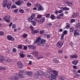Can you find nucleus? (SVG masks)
Returning a JSON list of instances; mask_svg holds the SVG:
<instances>
[{
  "mask_svg": "<svg viewBox=\"0 0 80 80\" xmlns=\"http://www.w3.org/2000/svg\"><path fill=\"white\" fill-rule=\"evenodd\" d=\"M24 77L22 74L19 73L16 74V76L12 75L9 77V79L11 80H19V78H23Z\"/></svg>",
  "mask_w": 80,
  "mask_h": 80,
  "instance_id": "f257e3e1",
  "label": "nucleus"
},
{
  "mask_svg": "<svg viewBox=\"0 0 80 80\" xmlns=\"http://www.w3.org/2000/svg\"><path fill=\"white\" fill-rule=\"evenodd\" d=\"M46 42V40L41 39L40 37L38 38L36 41H34V43H38V45H44L45 43Z\"/></svg>",
  "mask_w": 80,
  "mask_h": 80,
  "instance_id": "f03ea898",
  "label": "nucleus"
},
{
  "mask_svg": "<svg viewBox=\"0 0 80 80\" xmlns=\"http://www.w3.org/2000/svg\"><path fill=\"white\" fill-rule=\"evenodd\" d=\"M43 74L44 76L46 78H51V77H52V74L48 72H44Z\"/></svg>",
  "mask_w": 80,
  "mask_h": 80,
  "instance_id": "7ed1b4c3",
  "label": "nucleus"
},
{
  "mask_svg": "<svg viewBox=\"0 0 80 80\" xmlns=\"http://www.w3.org/2000/svg\"><path fill=\"white\" fill-rule=\"evenodd\" d=\"M35 7H36L37 8H38V11H41V10H43V8L40 4L36 3L35 4Z\"/></svg>",
  "mask_w": 80,
  "mask_h": 80,
  "instance_id": "20e7f679",
  "label": "nucleus"
},
{
  "mask_svg": "<svg viewBox=\"0 0 80 80\" xmlns=\"http://www.w3.org/2000/svg\"><path fill=\"white\" fill-rule=\"evenodd\" d=\"M10 16L8 15L4 18L3 19L4 21H5L7 23H9L10 21Z\"/></svg>",
  "mask_w": 80,
  "mask_h": 80,
  "instance_id": "39448f33",
  "label": "nucleus"
},
{
  "mask_svg": "<svg viewBox=\"0 0 80 80\" xmlns=\"http://www.w3.org/2000/svg\"><path fill=\"white\" fill-rule=\"evenodd\" d=\"M63 45V43L61 41H59L56 44V47H58V48H60L62 47Z\"/></svg>",
  "mask_w": 80,
  "mask_h": 80,
  "instance_id": "423d86ee",
  "label": "nucleus"
},
{
  "mask_svg": "<svg viewBox=\"0 0 80 80\" xmlns=\"http://www.w3.org/2000/svg\"><path fill=\"white\" fill-rule=\"evenodd\" d=\"M35 16V14H32L31 15V16L28 18V22H30V20H33Z\"/></svg>",
  "mask_w": 80,
  "mask_h": 80,
  "instance_id": "0eeeda50",
  "label": "nucleus"
},
{
  "mask_svg": "<svg viewBox=\"0 0 80 80\" xmlns=\"http://www.w3.org/2000/svg\"><path fill=\"white\" fill-rule=\"evenodd\" d=\"M32 54L34 57H37L38 55V52L37 51L34 50L32 52Z\"/></svg>",
  "mask_w": 80,
  "mask_h": 80,
  "instance_id": "6e6552de",
  "label": "nucleus"
},
{
  "mask_svg": "<svg viewBox=\"0 0 80 80\" xmlns=\"http://www.w3.org/2000/svg\"><path fill=\"white\" fill-rule=\"evenodd\" d=\"M7 38L8 40H10L11 41H14L15 40V39L10 35L8 36Z\"/></svg>",
  "mask_w": 80,
  "mask_h": 80,
  "instance_id": "1a4fd4ad",
  "label": "nucleus"
},
{
  "mask_svg": "<svg viewBox=\"0 0 80 80\" xmlns=\"http://www.w3.org/2000/svg\"><path fill=\"white\" fill-rule=\"evenodd\" d=\"M18 66L19 68H23V64L20 61H18L17 63Z\"/></svg>",
  "mask_w": 80,
  "mask_h": 80,
  "instance_id": "9d476101",
  "label": "nucleus"
},
{
  "mask_svg": "<svg viewBox=\"0 0 80 80\" xmlns=\"http://www.w3.org/2000/svg\"><path fill=\"white\" fill-rule=\"evenodd\" d=\"M63 34H62L61 35V40H63V37H64V35H66V34H67V31L65 30H64L63 32Z\"/></svg>",
  "mask_w": 80,
  "mask_h": 80,
  "instance_id": "9b49d317",
  "label": "nucleus"
},
{
  "mask_svg": "<svg viewBox=\"0 0 80 80\" xmlns=\"http://www.w3.org/2000/svg\"><path fill=\"white\" fill-rule=\"evenodd\" d=\"M28 47L29 48H31L32 50H36V46L33 45H29Z\"/></svg>",
  "mask_w": 80,
  "mask_h": 80,
  "instance_id": "f8f14e48",
  "label": "nucleus"
},
{
  "mask_svg": "<svg viewBox=\"0 0 80 80\" xmlns=\"http://www.w3.org/2000/svg\"><path fill=\"white\" fill-rule=\"evenodd\" d=\"M79 14L77 13L74 12L72 15V18H76L77 17H78Z\"/></svg>",
  "mask_w": 80,
  "mask_h": 80,
  "instance_id": "ddd939ff",
  "label": "nucleus"
},
{
  "mask_svg": "<svg viewBox=\"0 0 80 80\" xmlns=\"http://www.w3.org/2000/svg\"><path fill=\"white\" fill-rule=\"evenodd\" d=\"M5 60V58L2 55H0V62L2 63Z\"/></svg>",
  "mask_w": 80,
  "mask_h": 80,
  "instance_id": "4468645a",
  "label": "nucleus"
},
{
  "mask_svg": "<svg viewBox=\"0 0 80 80\" xmlns=\"http://www.w3.org/2000/svg\"><path fill=\"white\" fill-rule=\"evenodd\" d=\"M52 72H53L54 74H52V77H57V76L58 75V72L55 71L53 70Z\"/></svg>",
  "mask_w": 80,
  "mask_h": 80,
  "instance_id": "2eb2a0df",
  "label": "nucleus"
},
{
  "mask_svg": "<svg viewBox=\"0 0 80 80\" xmlns=\"http://www.w3.org/2000/svg\"><path fill=\"white\" fill-rule=\"evenodd\" d=\"M7 2H8V0H4L3 1L2 3V6L3 7H6Z\"/></svg>",
  "mask_w": 80,
  "mask_h": 80,
  "instance_id": "dca6fc26",
  "label": "nucleus"
},
{
  "mask_svg": "<svg viewBox=\"0 0 80 80\" xmlns=\"http://www.w3.org/2000/svg\"><path fill=\"white\" fill-rule=\"evenodd\" d=\"M52 61L54 63H58L60 62L59 60L57 58L53 59Z\"/></svg>",
  "mask_w": 80,
  "mask_h": 80,
  "instance_id": "f3484780",
  "label": "nucleus"
},
{
  "mask_svg": "<svg viewBox=\"0 0 80 80\" xmlns=\"http://www.w3.org/2000/svg\"><path fill=\"white\" fill-rule=\"evenodd\" d=\"M66 3L69 6V7H72L73 6V4L72 2H68V1H66Z\"/></svg>",
  "mask_w": 80,
  "mask_h": 80,
  "instance_id": "a211bd4d",
  "label": "nucleus"
},
{
  "mask_svg": "<svg viewBox=\"0 0 80 80\" xmlns=\"http://www.w3.org/2000/svg\"><path fill=\"white\" fill-rule=\"evenodd\" d=\"M37 73L38 75H42L43 73V72L41 70H38L37 71Z\"/></svg>",
  "mask_w": 80,
  "mask_h": 80,
  "instance_id": "6ab92c4d",
  "label": "nucleus"
},
{
  "mask_svg": "<svg viewBox=\"0 0 80 80\" xmlns=\"http://www.w3.org/2000/svg\"><path fill=\"white\" fill-rule=\"evenodd\" d=\"M33 78L34 79H38V75L37 73H35L33 75Z\"/></svg>",
  "mask_w": 80,
  "mask_h": 80,
  "instance_id": "aec40b11",
  "label": "nucleus"
},
{
  "mask_svg": "<svg viewBox=\"0 0 80 80\" xmlns=\"http://www.w3.org/2000/svg\"><path fill=\"white\" fill-rule=\"evenodd\" d=\"M78 60H74L72 62V63L73 64V65H77V64L78 63Z\"/></svg>",
  "mask_w": 80,
  "mask_h": 80,
  "instance_id": "412c9836",
  "label": "nucleus"
},
{
  "mask_svg": "<svg viewBox=\"0 0 80 80\" xmlns=\"http://www.w3.org/2000/svg\"><path fill=\"white\" fill-rule=\"evenodd\" d=\"M11 5H12V3L9 2V3L6 4V6L7 8H8V9H9V10L10 9V7H11Z\"/></svg>",
  "mask_w": 80,
  "mask_h": 80,
  "instance_id": "4be33fe9",
  "label": "nucleus"
},
{
  "mask_svg": "<svg viewBox=\"0 0 80 80\" xmlns=\"http://www.w3.org/2000/svg\"><path fill=\"white\" fill-rule=\"evenodd\" d=\"M45 19L44 18H43L40 20V22H39V23H43L45 22Z\"/></svg>",
  "mask_w": 80,
  "mask_h": 80,
  "instance_id": "5701e85b",
  "label": "nucleus"
},
{
  "mask_svg": "<svg viewBox=\"0 0 80 80\" xmlns=\"http://www.w3.org/2000/svg\"><path fill=\"white\" fill-rule=\"evenodd\" d=\"M60 9H62V10H70V9H69V8H68L67 7H65L64 8H60Z\"/></svg>",
  "mask_w": 80,
  "mask_h": 80,
  "instance_id": "b1692460",
  "label": "nucleus"
},
{
  "mask_svg": "<svg viewBox=\"0 0 80 80\" xmlns=\"http://www.w3.org/2000/svg\"><path fill=\"white\" fill-rule=\"evenodd\" d=\"M30 22H31L33 26H36L37 25V22H35V21H30Z\"/></svg>",
  "mask_w": 80,
  "mask_h": 80,
  "instance_id": "393cba45",
  "label": "nucleus"
},
{
  "mask_svg": "<svg viewBox=\"0 0 80 80\" xmlns=\"http://www.w3.org/2000/svg\"><path fill=\"white\" fill-rule=\"evenodd\" d=\"M47 72H53V70L50 68H47Z\"/></svg>",
  "mask_w": 80,
  "mask_h": 80,
  "instance_id": "a878e982",
  "label": "nucleus"
},
{
  "mask_svg": "<svg viewBox=\"0 0 80 80\" xmlns=\"http://www.w3.org/2000/svg\"><path fill=\"white\" fill-rule=\"evenodd\" d=\"M70 57L72 58H78V56L77 55H71Z\"/></svg>",
  "mask_w": 80,
  "mask_h": 80,
  "instance_id": "bb28decb",
  "label": "nucleus"
},
{
  "mask_svg": "<svg viewBox=\"0 0 80 80\" xmlns=\"http://www.w3.org/2000/svg\"><path fill=\"white\" fill-rule=\"evenodd\" d=\"M19 56L21 58H24L25 57V55L22 53H20Z\"/></svg>",
  "mask_w": 80,
  "mask_h": 80,
  "instance_id": "cd10ccee",
  "label": "nucleus"
},
{
  "mask_svg": "<svg viewBox=\"0 0 80 80\" xmlns=\"http://www.w3.org/2000/svg\"><path fill=\"white\" fill-rule=\"evenodd\" d=\"M74 35V36H75L76 35H79L80 34L77 32V30H75Z\"/></svg>",
  "mask_w": 80,
  "mask_h": 80,
  "instance_id": "c85d7f7f",
  "label": "nucleus"
},
{
  "mask_svg": "<svg viewBox=\"0 0 80 80\" xmlns=\"http://www.w3.org/2000/svg\"><path fill=\"white\" fill-rule=\"evenodd\" d=\"M59 78L60 80H64L65 79V77L63 76H60L59 77Z\"/></svg>",
  "mask_w": 80,
  "mask_h": 80,
  "instance_id": "c756f323",
  "label": "nucleus"
},
{
  "mask_svg": "<svg viewBox=\"0 0 80 80\" xmlns=\"http://www.w3.org/2000/svg\"><path fill=\"white\" fill-rule=\"evenodd\" d=\"M39 32V31L38 30H34V31H33L32 32V34H35V33H38Z\"/></svg>",
  "mask_w": 80,
  "mask_h": 80,
  "instance_id": "7c9ffc66",
  "label": "nucleus"
},
{
  "mask_svg": "<svg viewBox=\"0 0 80 80\" xmlns=\"http://www.w3.org/2000/svg\"><path fill=\"white\" fill-rule=\"evenodd\" d=\"M26 73L27 75L30 76L32 75V72H26Z\"/></svg>",
  "mask_w": 80,
  "mask_h": 80,
  "instance_id": "2f4dec72",
  "label": "nucleus"
},
{
  "mask_svg": "<svg viewBox=\"0 0 80 80\" xmlns=\"http://www.w3.org/2000/svg\"><path fill=\"white\" fill-rule=\"evenodd\" d=\"M55 16L54 15L52 14L51 16V18L52 20H55Z\"/></svg>",
  "mask_w": 80,
  "mask_h": 80,
  "instance_id": "473e14b6",
  "label": "nucleus"
},
{
  "mask_svg": "<svg viewBox=\"0 0 80 80\" xmlns=\"http://www.w3.org/2000/svg\"><path fill=\"white\" fill-rule=\"evenodd\" d=\"M30 28L31 30V33L33 31H34V28L32 26H30L29 27Z\"/></svg>",
  "mask_w": 80,
  "mask_h": 80,
  "instance_id": "72a5a7b5",
  "label": "nucleus"
},
{
  "mask_svg": "<svg viewBox=\"0 0 80 80\" xmlns=\"http://www.w3.org/2000/svg\"><path fill=\"white\" fill-rule=\"evenodd\" d=\"M76 28H79L80 29V22H78L76 24Z\"/></svg>",
  "mask_w": 80,
  "mask_h": 80,
  "instance_id": "f704fd0d",
  "label": "nucleus"
},
{
  "mask_svg": "<svg viewBox=\"0 0 80 80\" xmlns=\"http://www.w3.org/2000/svg\"><path fill=\"white\" fill-rule=\"evenodd\" d=\"M19 12L21 13H24V10L22 9H20L19 10Z\"/></svg>",
  "mask_w": 80,
  "mask_h": 80,
  "instance_id": "c9c22d12",
  "label": "nucleus"
},
{
  "mask_svg": "<svg viewBox=\"0 0 80 80\" xmlns=\"http://www.w3.org/2000/svg\"><path fill=\"white\" fill-rule=\"evenodd\" d=\"M6 70V68L0 66V70Z\"/></svg>",
  "mask_w": 80,
  "mask_h": 80,
  "instance_id": "e433bc0d",
  "label": "nucleus"
},
{
  "mask_svg": "<svg viewBox=\"0 0 80 80\" xmlns=\"http://www.w3.org/2000/svg\"><path fill=\"white\" fill-rule=\"evenodd\" d=\"M43 57L42 56L40 55L38 57H37V59H40V58H43Z\"/></svg>",
  "mask_w": 80,
  "mask_h": 80,
  "instance_id": "4c0bfd02",
  "label": "nucleus"
},
{
  "mask_svg": "<svg viewBox=\"0 0 80 80\" xmlns=\"http://www.w3.org/2000/svg\"><path fill=\"white\" fill-rule=\"evenodd\" d=\"M15 4H16V5H21L19 1H18V2H16Z\"/></svg>",
  "mask_w": 80,
  "mask_h": 80,
  "instance_id": "58836bf2",
  "label": "nucleus"
},
{
  "mask_svg": "<svg viewBox=\"0 0 80 80\" xmlns=\"http://www.w3.org/2000/svg\"><path fill=\"white\" fill-rule=\"evenodd\" d=\"M73 30H74V28L73 27H72L70 28V32H73Z\"/></svg>",
  "mask_w": 80,
  "mask_h": 80,
  "instance_id": "ea45409f",
  "label": "nucleus"
},
{
  "mask_svg": "<svg viewBox=\"0 0 80 80\" xmlns=\"http://www.w3.org/2000/svg\"><path fill=\"white\" fill-rule=\"evenodd\" d=\"M52 24L51 23H49L47 24V27H49V26H52Z\"/></svg>",
  "mask_w": 80,
  "mask_h": 80,
  "instance_id": "a19ab883",
  "label": "nucleus"
},
{
  "mask_svg": "<svg viewBox=\"0 0 80 80\" xmlns=\"http://www.w3.org/2000/svg\"><path fill=\"white\" fill-rule=\"evenodd\" d=\"M12 51L14 53H15L17 52V49H16V48H13L12 49Z\"/></svg>",
  "mask_w": 80,
  "mask_h": 80,
  "instance_id": "79ce46f5",
  "label": "nucleus"
},
{
  "mask_svg": "<svg viewBox=\"0 0 80 80\" xmlns=\"http://www.w3.org/2000/svg\"><path fill=\"white\" fill-rule=\"evenodd\" d=\"M27 34L25 33L23 35L22 37H23V38H27Z\"/></svg>",
  "mask_w": 80,
  "mask_h": 80,
  "instance_id": "37998d69",
  "label": "nucleus"
},
{
  "mask_svg": "<svg viewBox=\"0 0 80 80\" xmlns=\"http://www.w3.org/2000/svg\"><path fill=\"white\" fill-rule=\"evenodd\" d=\"M58 53L59 54L62 53H63V51L61 50H58Z\"/></svg>",
  "mask_w": 80,
  "mask_h": 80,
  "instance_id": "c03bdc74",
  "label": "nucleus"
},
{
  "mask_svg": "<svg viewBox=\"0 0 80 80\" xmlns=\"http://www.w3.org/2000/svg\"><path fill=\"white\" fill-rule=\"evenodd\" d=\"M4 35V32L2 31L0 32V35L1 36H3Z\"/></svg>",
  "mask_w": 80,
  "mask_h": 80,
  "instance_id": "a18cd8bd",
  "label": "nucleus"
},
{
  "mask_svg": "<svg viewBox=\"0 0 80 80\" xmlns=\"http://www.w3.org/2000/svg\"><path fill=\"white\" fill-rule=\"evenodd\" d=\"M7 62H12V60L10 58H8L6 60Z\"/></svg>",
  "mask_w": 80,
  "mask_h": 80,
  "instance_id": "49530a36",
  "label": "nucleus"
},
{
  "mask_svg": "<svg viewBox=\"0 0 80 80\" xmlns=\"http://www.w3.org/2000/svg\"><path fill=\"white\" fill-rule=\"evenodd\" d=\"M75 19H72L70 21L71 23H73V22H75Z\"/></svg>",
  "mask_w": 80,
  "mask_h": 80,
  "instance_id": "de8ad7c7",
  "label": "nucleus"
},
{
  "mask_svg": "<svg viewBox=\"0 0 80 80\" xmlns=\"http://www.w3.org/2000/svg\"><path fill=\"white\" fill-rule=\"evenodd\" d=\"M18 48L19 49H22V46L21 45H19Z\"/></svg>",
  "mask_w": 80,
  "mask_h": 80,
  "instance_id": "09e8293b",
  "label": "nucleus"
},
{
  "mask_svg": "<svg viewBox=\"0 0 80 80\" xmlns=\"http://www.w3.org/2000/svg\"><path fill=\"white\" fill-rule=\"evenodd\" d=\"M27 5L28 7H30V6H31V5H32V4L30 2H28L27 4Z\"/></svg>",
  "mask_w": 80,
  "mask_h": 80,
  "instance_id": "8fccbe9b",
  "label": "nucleus"
},
{
  "mask_svg": "<svg viewBox=\"0 0 80 80\" xmlns=\"http://www.w3.org/2000/svg\"><path fill=\"white\" fill-rule=\"evenodd\" d=\"M66 28H70V25L68 24V23H66Z\"/></svg>",
  "mask_w": 80,
  "mask_h": 80,
  "instance_id": "3c124183",
  "label": "nucleus"
},
{
  "mask_svg": "<svg viewBox=\"0 0 80 80\" xmlns=\"http://www.w3.org/2000/svg\"><path fill=\"white\" fill-rule=\"evenodd\" d=\"M37 18L40 19L42 18V15H38L37 17Z\"/></svg>",
  "mask_w": 80,
  "mask_h": 80,
  "instance_id": "603ef678",
  "label": "nucleus"
},
{
  "mask_svg": "<svg viewBox=\"0 0 80 80\" xmlns=\"http://www.w3.org/2000/svg\"><path fill=\"white\" fill-rule=\"evenodd\" d=\"M17 8V6L15 5H13L11 7V8Z\"/></svg>",
  "mask_w": 80,
  "mask_h": 80,
  "instance_id": "864d4df0",
  "label": "nucleus"
},
{
  "mask_svg": "<svg viewBox=\"0 0 80 80\" xmlns=\"http://www.w3.org/2000/svg\"><path fill=\"white\" fill-rule=\"evenodd\" d=\"M56 77H51L52 78L51 79V80H56L55 78Z\"/></svg>",
  "mask_w": 80,
  "mask_h": 80,
  "instance_id": "5fc2aeb1",
  "label": "nucleus"
},
{
  "mask_svg": "<svg viewBox=\"0 0 80 80\" xmlns=\"http://www.w3.org/2000/svg\"><path fill=\"white\" fill-rule=\"evenodd\" d=\"M5 51L6 53H10V50H8V49H5Z\"/></svg>",
  "mask_w": 80,
  "mask_h": 80,
  "instance_id": "6e6d98bb",
  "label": "nucleus"
},
{
  "mask_svg": "<svg viewBox=\"0 0 80 80\" xmlns=\"http://www.w3.org/2000/svg\"><path fill=\"white\" fill-rule=\"evenodd\" d=\"M79 77V75L76 74L74 75V78H77V77Z\"/></svg>",
  "mask_w": 80,
  "mask_h": 80,
  "instance_id": "4d7b16f0",
  "label": "nucleus"
},
{
  "mask_svg": "<svg viewBox=\"0 0 80 80\" xmlns=\"http://www.w3.org/2000/svg\"><path fill=\"white\" fill-rule=\"evenodd\" d=\"M44 32H45V31L43 30L40 31V34H43V33Z\"/></svg>",
  "mask_w": 80,
  "mask_h": 80,
  "instance_id": "13d9d810",
  "label": "nucleus"
},
{
  "mask_svg": "<svg viewBox=\"0 0 80 80\" xmlns=\"http://www.w3.org/2000/svg\"><path fill=\"white\" fill-rule=\"evenodd\" d=\"M18 9H16L13 11V12H14L15 13H17V12H18Z\"/></svg>",
  "mask_w": 80,
  "mask_h": 80,
  "instance_id": "bf43d9fd",
  "label": "nucleus"
},
{
  "mask_svg": "<svg viewBox=\"0 0 80 80\" xmlns=\"http://www.w3.org/2000/svg\"><path fill=\"white\" fill-rule=\"evenodd\" d=\"M50 14H47L46 15V17L47 18H48V17H49L50 16Z\"/></svg>",
  "mask_w": 80,
  "mask_h": 80,
  "instance_id": "052dcab7",
  "label": "nucleus"
},
{
  "mask_svg": "<svg viewBox=\"0 0 80 80\" xmlns=\"http://www.w3.org/2000/svg\"><path fill=\"white\" fill-rule=\"evenodd\" d=\"M16 27V25L15 24H14L12 25V28H15Z\"/></svg>",
  "mask_w": 80,
  "mask_h": 80,
  "instance_id": "680f3d73",
  "label": "nucleus"
},
{
  "mask_svg": "<svg viewBox=\"0 0 80 80\" xmlns=\"http://www.w3.org/2000/svg\"><path fill=\"white\" fill-rule=\"evenodd\" d=\"M70 45L71 46V47H73V43L72 42H70Z\"/></svg>",
  "mask_w": 80,
  "mask_h": 80,
  "instance_id": "e2e57ef3",
  "label": "nucleus"
},
{
  "mask_svg": "<svg viewBox=\"0 0 80 80\" xmlns=\"http://www.w3.org/2000/svg\"><path fill=\"white\" fill-rule=\"evenodd\" d=\"M24 50H27V47L26 46H24L23 48Z\"/></svg>",
  "mask_w": 80,
  "mask_h": 80,
  "instance_id": "0e129e2a",
  "label": "nucleus"
},
{
  "mask_svg": "<svg viewBox=\"0 0 80 80\" xmlns=\"http://www.w3.org/2000/svg\"><path fill=\"white\" fill-rule=\"evenodd\" d=\"M47 38H50V36L49 35H47Z\"/></svg>",
  "mask_w": 80,
  "mask_h": 80,
  "instance_id": "69168bd1",
  "label": "nucleus"
},
{
  "mask_svg": "<svg viewBox=\"0 0 80 80\" xmlns=\"http://www.w3.org/2000/svg\"><path fill=\"white\" fill-rule=\"evenodd\" d=\"M73 68L74 69H77V66H73Z\"/></svg>",
  "mask_w": 80,
  "mask_h": 80,
  "instance_id": "338daca9",
  "label": "nucleus"
},
{
  "mask_svg": "<svg viewBox=\"0 0 80 80\" xmlns=\"http://www.w3.org/2000/svg\"><path fill=\"white\" fill-rule=\"evenodd\" d=\"M19 2H20V3L21 4H22V3H24L23 2V1H19Z\"/></svg>",
  "mask_w": 80,
  "mask_h": 80,
  "instance_id": "774afa93",
  "label": "nucleus"
}]
</instances>
